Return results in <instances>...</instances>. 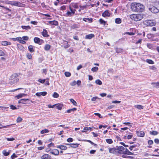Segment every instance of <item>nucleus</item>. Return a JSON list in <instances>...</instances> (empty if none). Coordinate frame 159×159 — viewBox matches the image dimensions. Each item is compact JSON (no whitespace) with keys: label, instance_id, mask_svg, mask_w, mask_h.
Returning <instances> with one entry per match:
<instances>
[{"label":"nucleus","instance_id":"21","mask_svg":"<svg viewBox=\"0 0 159 159\" xmlns=\"http://www.w3.org/2000/svg\"><path fill=\"white\" fill-rule=\"evenodd\" d=\"M1 44L2 45L7 46L10 45L11 44V43L6 41H2L1 42Z\"/></svg>","mask_w":159,"mask_h":159},{"label":"nucleus","instance_id":"3","mask_svg":"<svg viewBox=\"0 0 159 159\" xmlns=\"http://www.w3.org/2000/svg\"><path fill=\"white\" fill-rule=\"evenodd\" d=\"M70 10H68L66 13H65L64 16L66 17H71L74 15L75 14L76 10L73 9L71 7H69Z\"/></svg>","mask_w":159,"mask_h":159},{"label":"nucleus","instance_id":"27","mask_svg":"<svg viewBox=\"0 0 159 159\" xmlns=\"http://www.w3.org/2000/svg\"><path fill=\"white\" fill-rule=\"evenodd\" d=\"M115 23L117 24H119L121 23V20L120 18H116L115 20Z\"/></svg>","mask_w":159,"mask_h":159},{"label":"nucleus","instance_id":"45","mask_svg":"<svg viewBox=\"0 0 159 159\" xmlns=\"http://www.w3.org/2000/svg\"><path fill=\"white\" fill-rule=\"evenodd\" d=\"M76 84V82L75 80H74L72 82L70 83V84L71 86H73L75 85Z\"/></svg>","mask_w":159,"mask_h":159},{"label":"nucleus","instance_id":"1","mask_svg":"<svg viewBox=\"0 0 159 159\" xmlns=\"http://www.w3.org/2000/svg\"><path fill=\"white\" fill-rule=\"evenodd\" d=\"M131 8L132 11L135 12H142L144 9V6L139 3L134 2L131 4Z\"/></svg>","mask_w":159,"mask_h":159},{"label":"nucleus","instance_id":"14","mask_svg":"<svg viewBox=\"0 0 159 159\" xmlns=\"http://www.w3.org/2000/svg\"><path fill=\"white\" fill-rule=\"evenodd\" d=\"M29 99H22L20 100L18 102L19 103H22L24 104H26V101L29 100Z\"/></svg>","mask_w":159,"mask_h":159},{"label":"nucleus","instance_id":"63","mask_svg":"<svg viewBox=\"0 0 159 159\" xmlns=\"http://www.w3.org/2000/svg\"><path fill=\"white\" fill-rule=\"evenodd\" d=\"M66 9V7L65 6H62L61 7V10H64Z\"/></svg>","mask_w":159,"mask_h":159},{"label":"nucleus","instance_id":"43","mask_svg":"<svg viewBox=\"0 0 159 159\" xmlns=\"http://www.w3.org/2000/svg\"><path fill=\"white\" fill-rule=\"evenodd\" d=\"M65 75L67 77H69L70 76L71 74L70 72H66L65 73Z\"/></svg>","mask_w":159,"mask_h":159},{"label":"nucleus","instance_id":"54","mask_svg":"<svg viewBox=\"0 0 159 159\" xmlns=\"http://www.w3.org/2000/svg\"><path fill=\"white\" fill-rule=\"evenodd\" d=\"M10 108L12 110L16 109V107L13 105H11L10 106Z\"/></svg>","mask_w":159,"mask_h":159},{"label":"nucleus","instance_id":"49","mask_svg":"<svg viewBox=\"0 0 159 159\" xmlns=\"http://www.w3.org/2000/svg\"><path fill=\"white\" fill-rule=\"evenodd\" d=\"M45 79H39L38 80V81L40 82L41 83H43L45 82Z\"/></svg>","mask_w":159,"mask_h":159},{"label":"nucleus","instance_id":"59","mask_svg":"<svg viewBox=\"0 0 159 159\" xmlns=\"http://www.w3.org/2000/svg\"><path fill=\"white\" fill-rule=\"evenodd\" d=\"M73 140V139L72 138H70L68 139L67 140V141L68 142H72Z\"/></svg>","mask_w":159,"mask_h":159},{"label":"nucleus","instance_id":"24","mask_svg":"<svg viewBox=\"0 0 159 159\" xmlns=\"http://www.w3.org/2000/svg\"><path fill=\"white\" fill-rule=\"evenodd\" d=\"M51 48V46L48 44H46L44 47V50L46 51L49 50Z\"/></svg>","mask_w":159,"mask_h":159},{"label":"nucleus","instance_id":"13","mask_svg":"<svg viewBox=\"0 0 159 159\" xmlns=\"http://www.w3.org/2000/svg\"><path fill=\"white\" fill-rule=\"evenodd\" d=\"M27 95V94L25 93H20L18 95L15 96L16 98H17V99H19L22 97H25Z\"/></svg>","mask_w":159,"mask_h":159},{"label":"nucleus","instance_id":"2","mask_svg":"<svg viewBox=\"0 0 159 159\" xmlns=\"http://www.w3.org/2000/svg\"><path fill=\"white\" fill-rule=\"evenodd\" d=\"M146 16L143 13L133 14L130 16V18L133 20L135 21L141 20L142 19Z\"/></svg>","mask_w":159,"mask_h":159},{"label":"nucleus","instance_id":"7","mask_svg":"<svg viewBox=\"0 0 159 159\" xmlns=\"http://www.w3.org/2000/svg\"><path fill=\"white\" fill-rule=\"evenodd\" d=\"M41 159H51V156L48 154H45L41 157Z\"/></svg>","mask_w":159,"mask_h":159},{"label":"nucleus","instance_id":"35","mask_svg":"<svg viewBox=\"0 0 159 159\" xmlns=\"http://www.w3.org/2000/svg\"><path fill=\"white\" fill-rule=\"evenodd\" d=\"M64 47L65 48H68L70 46V45H69L68 44V42L67 41H65L64 42Z\"/></svg>","mask_w":159,"mask_h":159},{"label":"nucleus","instance_id":"20","mask_svg":"<svg viewBox=\"0 0 159 159\" xmlns=\"http://www.w3.org/2000/svg\"><path fill=\"white\" fill-rule=\"evenodd\" d=\"M57 148L63 150H66L67 149V147L66 146L64 145L58 146H57Z\"/></svg>","mask_w":159,"mask_h":159},{"label":"nucleus","instance_id":"42","mask_svg":"<svg viewBox=\"0 0 159 159\" xmlns=\"http://www.w3.org/2000/svg\"><path fill=\"white\" fill-rule=\"evenodd\" d=\"M70 101L71 102H72L73 104L75 105V106H76L77 105V103L73 99H70Z\"/></svg>","mask_w":159,"mask_h":159},{"label":"nucleus","instance_id":"11","mask_svg":"<svg viewBox=\"0 0 159 159\" xmlns=\"http://www.w3.org/2000/svg\"><path fill=\"white\" fill-rule=\"evenodd\" d=\"M136 133L138 136L141 137H143L145 134L144 132L143 131H137Z\"/></svg>","mask_w":159,"mask_h":159},{"label":"nucleus","instance_id":"30","mask_svg":"<svg viewBox=\"0 0 159 159\" xmlns=\"http://www.w3.org/2000/svg\"><path fill=\"white\" fill-rule=\"evenodd\" d=\"M72 7L75 9H77L79 7L78 4L76 3H73L72 4Z\"/></svg>","mask_w":159,"mask_h":159},{"label":"nucleus","instance_id":"62","mask_svg":"<svg viewBox=\"0 0 159 159\" xmlns=\"http://www.w3.org/2000/svg\"><path fill=\"white\" fill-rule=\"evenodd\" d=\"M5 55L4 53L2 50H0V56H3Z\"/></svg>","mask_w":159,"mask_h":159},{"label":"nucleus","instance_id":"25","mask_svg":"<svg viewBox=\"0 0 159 159\" xmlns=\"http://www.w3.org/2000/svg\"><path fill=\"white\" fill-rule=\"evenodd\" d=\"M29 50L31 52H34V49L33 48V46L32 45H30L28 47Z\"/></svg>","mask_w":159,"mask_h":159},{"label":"nucleus","instance_id":"51","mask_svg":"<svg viewBox=\"0 0 159 159\" xmlns=\"http://www.w3.org/2000/svg\"><path fill=\"white\" fill-rule=\"evenodd\" d=\"M27 57L29 59H32V56L30 54V53H28L27 54Z\"/></svg>","mask_w":159,"mask_h":159},{"label":"nucleus","instance_id":"12","mask_svg":"<svg viewBox=\"0 0 159 159\" xmlns=\"http://www.w3.org/2000/svg\"><path fill=\"white\" fill-rule=\"evenodd\" d=\"M47 94V93L46 92H43L39 93H36V95L38 96H40L41 95L44 96Z\"/></svg>","mask_w":159,"mask_h":159},{"label":"nucleus","instance_id":"50","mask_svg":"<svg viewBox=\"0 0 159 159\" xmlns=\"http://www.w3.org/2000/svg\"><path fill=\"white\" fill-rule=\"evenodd\" d=\"M136 147V145H133L132 146H130L129 148V149L131 150H132L133 148H135Z\"/></svg>","mask_w":159,"mask_h":159},{"label":"nucleus","instance_id":"46","mask_svg":"<svg viewBox=\"0 0 159 159\" xmlns=\"http://www.w3.org/2000/svg\"><path fill=\"white\" fill-rule=\"evenodd\" d=\"M91 128H92L91 127H85L84 128V130L85 131H86V132L88 130H91Z\"/></svg>","mask_w":159,"mask_h":159},{"label":"nucleus","instance_id":"34","mask_svg":"<svg viewBox=\"0 0 159 159\" xmlns=\"http://www.w3.org/2000/svg\"><path fill=\"white\" fill-rule=\"evenodd\" d=\"M95 83L99 85H101L102 84V82L99 80H97L95 81Z\"/></svg>","mask_w":159,"mask_h":159},{"label":"nucleus","instance_id":"23","mask_svg":"<svg viewBox=\"0 0 159 159\" xmlns=\"http://www.w3.org/2000/svg\"><path fill=\"white\" fill-rule=\"evenodd\" d=\"M49 23L50 25H58V22L56 20L49 21Z\"/></svg>","mask_w":159,"mask_h":159},{"label":"nucleus","instance_id":"8","mask_svg":"<svg viewBox=\"0 0 159 159\" xmlns=\"http://www.w3.org/2000/svg\"><path fill=\"white\" fill-rule=\"evenodd\" d=\"M50 153L57 156L59 155V151L57 149H54L52 150L50 152Z\"/></svg>","mask_w":159,"mask_h":159},{"label":"nucleus","instance_id":"16","mask_svg":"<svg viewBox=\"0 0 159 159\" xmlns=\"http://www.w3.org/2000/svg\"><path fill=\"white\" fill-rule=\"evenodd\" d=\"M151 84L153 85V87L156 88H159V82H152Z\"/></svg>","mask_w":159,"mask_h":159},{"label":"nucleus","instance_id":"53","mask_svg":"<svg viewBox=\"0 0 159 159\" xmlns=\"http://www.w3.org/2000/svg\"><path fill=\"white\" fill-rule=\"evenodd\" d=\"M17 157V156L15 153H13L11 156V158L12 159H14Z\"/></svg>","mask_w":159,"mask_h":159},{"label":"nucleus","instance_id":"18","mask_svg":"<svg viewBox=\"0 0 159 159\" xmlns=\"http://www.w3.org/2000/svg\"><path fill=\"white\" fill-rule=\"evenodd\" d=\"M83 20L85 22H92L93 21V19L92 18H84L83 19Z\"/></svg>","mask_w":159,"mask_h":159},{"label":"nucleus","instance_id":"19","mask_svg":"<svg viewBox=\"0 0 159 159\" xmlns=\"http://www.w3.org/2000/svg\"><path fill=\"white\" fill-rule=\"evenodd\" d=\"M94 36V35L93 34L87 35L85 36V39H91Z\"/></svg>","mask_w":159,"mask_h":159},{"label":"nucleus","instance_id":"56","mask_svg":"<svg viewBox=\"0 0 159 159\" xmlns=\"http://www.w3.org/2000/svg\"><path fill=\"white\" fill-rule=\"evenodd\" d=\"M94 114L98 116L100 118H102V116L99 113H94Z\"/></svg>","mask_w":159,"mask_h":159},{"label":"nucleus","instance_id":"58","mask_svg":"<svg viewBox=\"0 0 159 159\" xmlns=\"http://www.w3.org/2000/svg\"><path fill=\"white\" fill-rule=\"evenodd\" d=\"M72 27L73 28H78L79 26L78 25L74 24L72 25Z\"/></svg>","mask_w":159,"mask_h":159},{"label":"nucleus","instance_id":"9","mask_svg":"<svg viewBox=\"0 0 159 159\" xmlns=\"http://www.w3.org/2000/svg\"><path fill=\"white\" fill-rule=\"evenodd\" d=\"M109 152L110 153L116 154L118 152V150L115 148H109Z\"/></svg>","mask_w":159,"mask_h":159},{"label":"nucleus","instance_id":"40","mask_svg":"<svg viewBox=\"0 0 159 159\" xmlns=\"http://www.w3.org/2000/svg\"><path fill=\"white\" fill-rule=\"evenodd\" d=\"M150 134H151L153 135H157L158 134V132L156 131H150Z\"/></svg>","mask_w":159,"mask_h":159},{"label":"nucleus","instance_id":"55","mask_svg":"<svg viewBox=\"0 0 159 159\" xmlns=\"http://www.w3.org/2000/svg\"><path fill=\"white\" fill-rule=\"evenodd\" d=\"M153 143V141L152 140H149L148 141V144L149 145H152Z\"/></svg>","mask_w":159,"mask_h":159},{"label":"nucleus","instance_id":"31","mask_svg":"<svg viewBox=\"0 0 159 159\" xmlns=\"http://www.w3.org/2000/svg\"><path fill=\"white\" fill-rule=\"evenodd\" d=\"M146 61L148 63L151 64H153L154 63V61L152 60H150V59H146Z\"/></svg>","mask_w":159,"mask_h":159},{"label":"nucleus","instance_id":"47","mask_svg":"<svg viewBox=\"0 0 159 159\" xmlns=\"http://www.w3.org/2000/svg\"><path fill=\"white\" fill-rule=\"evenodd\" d=\"M22 118H21L20 117H18L17 119L16 122L17 123L20 122L22 121Z\"/></svg>","mask_w":159,"mask_h":159},{"label":"nucleus","instance_id":"60","mask_svg":"<svg viewBox=\"0 0 159 159\" xmlns=\"http://www.w3.org/2000/svg\"><path fill=\"white\" fill-rule=\"evenodd\" d=\"M76 84H77L78 86L80 85L81 84V81L80 80H78L76 82Z\"/></svg>","mask_w":159,"mask_h":159},{"label":"nucleus","instance_id":"36","mask_svg":"<svg viewBox=\"0 0 159 159\" xmlns=\"http://www.w3.org/2000/svg\"><path fill=\"white\" fill-rule=\"evenodd\" d=\"M99 21L100 23L101 24H103L104 25H105L106 24V22L104 20L102 19H100L99 20Z\"/></svg>","mask_w":159,"mask_h":159},{"label":"nucleus","instance_id":"28","mask_svg":"<svg viewBox=\"0 0 159 159\" xmlns=\"http://www.w3.org/2000/svg\"><path fill=\"white\" fill-rule=\"evenodd\" d=\"M34 41L36 43H39L40 42V39L37 37H35L34 38Z\"/></svg>","mask_w":159,"mask_h":159},{"label":"nucleus","instance_id":"44","mask_svg":"<svg viewBox=\"0 0 159 159\" xmlns=\"http://www.w3.org/2000/svg\"><path fill=\"white\" fill-rule=\"evenodd\" d=\"M125 148L122 146H119L118 148V150H120L121 151L123 152L125 149Z\"/></svg>","mask_w":159,"mask_h":159},{"label":"nucleus","instance_id":"61","mask_svg":"<svg viewBox=\"0 0 159 159\" xmlns=\"http://www.w3.org/2000/svg\"><path fill=\"white\" fill-rule=\"evenodd\" d=\"M22 38L24 40H27L29 39V38L27 36H24Z\"/></svg>","mask_w":159,"mask_h":159},{"label":"nucleus","instance_id":"10","mask_svg":"<svg viewBox=\"0 0 159 159\" xmlns=\"http://www.w3.org/2000/svg\"><path fill=\"white\" fill-rule=\"evenodd\" d=\"M110 14V13L108 11L106 10L102 14V15L103 17H105L109 16Z\"/></svg>","mask_w":159,"mask_h":159},{"label":"nucleus","instance_id":"5","mask_svg":"<svg viewBox=\"0 0 159 159\" xmlns=\"http://www.w3.org/2000/svg\"><path fill=\"white\" fill-rule=\"evenodd\" d=\"M149 11H150L152 13H157L159 12V10L155 7L152 6L148 8Z\"/></svg>","mask_w":159,"mask_h":159},{"label":"nucleus","instance_id":"26","mask_svg":"<svg viewBox=\"0 0 159 159\" xmlns=\"http://www.w3.org/2000/svg\"><path fill=\"white\" fill-rule=\"evenodd\" d=\"M21 27L22 29L26 30H30L31 29V27L29 25H27V26L22 25V26H21Z\"/></svg>","mask_w":159,"mask_h":159},{"label":"nucleus","instance_id":"17","mask_svg":"<svg viewBox=\"0 0 159 159\" xmlns=\"http://www.w3.org/2000/svg\"><path fill=\"white\" fill-rule=\"evenodd\" d=\"M66 145H69L70 146V147L73 148H76L78 147L79 144L77 143L75 144H67Z\"/></svg>","mask_w":159,"mask_h":159},{"label":"nucleus","instance_id":"39","mask_svg":"<svg viewBox=\"0 0 159 159\" xmlns=\"http://www.w3.org/2000/svg\"><path fill=\"white\" fill-rule=\"evenodd\" d=\"M2 153L5 156H7L9 154V152H7L6 150L3 151Z\"/></svg>","mask_w":159,"mask_h":159},{"label":"nucleus","instance_id":"22","mask_svg":"<svg viewBox=\"0 0 159 159\" xmlns=\"http://www.w3.org/2000/svg\"><path fill=\"white\" fill-rule=\"evenodd\" d=\"M134 107L135 108H137L138 109H139V110L142 109L144 108L143 106L141 105H135L134 106Z\"/></svg>","mask_w":159,"mask_h":159},{"label":"nucleus","instance_id":"41","mask_svg":"<svg viewBox=\"0 0 159 159\" xmlns=\"http://www.w3.org/2000/svg\"><path fill=\"white\" fill-rule=\"evenodd\" d=\"M52 96L54 98H57L59 97V94L56 92H54Z\"/></svg>","mask_w":159,"mask_h":159},{"label":"nucleus","instance_id":"6","mask_svg":"<svg viewBox=\"0 0 159 159\" xmlns=\"http://www.w3.org/2000/svg\"><path fill=\"white\" fill-rule=\"evenodd\" d=\"M8 4L11 5L21 7H22V4L19 2L10 1Z\"/></svg>","mask_w":159,"mask_h":159},{"label":"nucleus","instance_id":"52","mask_svg":"<svg viewBox=\"0 0 159 159\" xmlns=\"http://www.w3.org/2000/svg\"><path fill=\"white\" fill-rule=\"evenodd\" d=\"M127 151H129V150L127 149V148H125V149L123 151V153L124 154H127L128 152Z\"/></svg>","mask_w":159,"mask_h":159},{"label":"nucleus","instance_id":"33","mask_svg":"<svg viewBox=\"0 0 159 159\" xmlns=\"http://www.w3.org/2000/svg\"><path fill=\"white\" fill-rule=\"evenodd\" d=\"M49 132L48 130L47 129H43L40 131V133L41 134H43L45 133H48Z\"/></svg>","mask_w":159,"mask_h":159},{"label":"nucleus","instance_id":"15","mask_svg":"<svg viewBox=\"0 0 159 159\" xmlns=\"http://www.w3.org/2000/svg\"><path fill=\"white\" fill-rule=\"evenodd\" d=\"M42 34L43 36L45 37H48V32L45 29H43V31L42 32Z\"/></svg>","mask_w":159,"mask_h":159},{"label":"nucleus","instance_id":"38","mask_svg":"<svg viewBox=\"0 0 159 159\" xmlns=\"http://www.w3.org/2000/svg\"><path fill=\"white\" fill-rule=\"evenodd\" d=\"M106 141L109 144H111L113 143V141L111 139H106Z\"/></svg>","mask_w":159,"mask_h":159},{"label":"nucleus","instance_id":"4","mask_svg":"<svg viewBox=\"0 0 159 159\" xmlns=\"http://www.w3.org/2000/svg\"><path fill=\"white\" fill-rule=\"evenodd\" d=\"M143 23L145 25L150 26H153L155 24V23L154 21L151 20H145L143 21Z\"/></svg>","mask_w":159,"mask_h":159},{"label":"nucleus","instance_id":"32","mask_svg":"<svg viewBox=\"0 0 159 159\" xmlns=\"http://www.w3.org/2000/svg\"><path fill=\"white\" fill-rule=\"evenodd\" d=\"M62 107H63V105L62 104H58L56 106L57 108L59 110H61V109L62 108Z\"/></svg>","mask_w":159,"mask_h":159},{"label":"nucleus","instance_id":"37","mask_svg":"<svg viewBox=\"0 0 159 159\" xmlns=\"http://www.w3.org/2000/svg\"><path fill=\"white\" fill-rule=\"evenodd\" d=\"M98 68L97 67H94L92 68L91 69V70L93 72H96L98 71Z\"/></svg>","mask_w":159,"mask_h":159},{"label":"nucleus","instance_id":"57","mask_svg":"<svg viewBox=\"0 0 159 159\" xmlns=\"http://www.w3.org/2000/svg\"><path fill=\"white\" fill-rule=\"evenodd\" d=\"M13 125V124H12L11 125H8L5 126H2V127H0V129H1L2 128H7L9 127V126H10L11 125Z\"/></svg>","mask_w":159,"mask_h":159},{"label":"nucleus","instance_id":"48","mask_svg":"<svg viewBox=\"0 0 159 159\" xmlns=\"http://www.w3.org/2000/svg\"><path fill=\"white\" fill-rule=\"evenodd\" d=\"M5 139L8 141H12L15 140V139L13 138H6Z\"/></svg>","mask_w":159,"mask_h":159},{"label":"nucleus","instance_id":"64","mask_svg":"<svg viewBox=\"0 0 159 159\" xmlns=\"http://www.w3.org/2000/svg\"><path fill=\"white\" fill-rule=\"evenodd\" d=\"M154 142L157 144H159V139H156L154 140Z\"/></svg>","mask_w":159,"mask_h":159},{"label":"nucleus","instance_id":"29","mask_svg":"<svg viewBox=\"0 0 159 159\" xmlns=\"http://www.w3.org/2000/svg\"><path fill=\"white\" fill-rule=\"evenodd\" d=\"M77 108H74L72 109H70L67 111L66 112L68 113H70L72 111H76Z\"/></svg>","mask_w":159,"mask_h":159}]
</instances>
